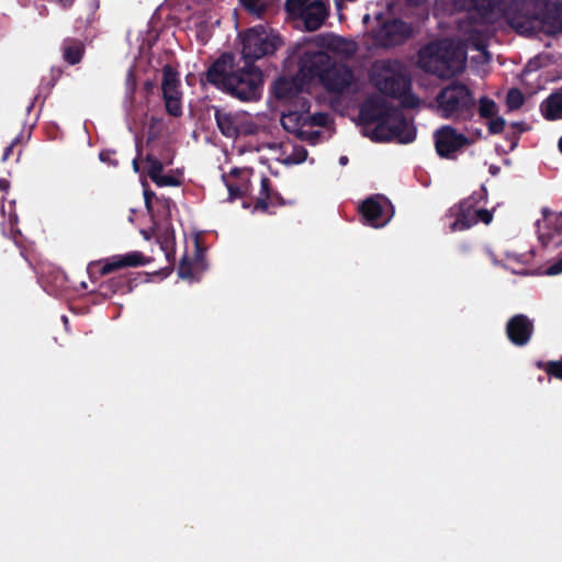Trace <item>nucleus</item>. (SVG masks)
<instances>
[{
    "mask_svg": "<svg viewBox=\"0 0 562 562\" xmlns=\"http://www.w3.org/2000/svg\"><path fill=\"white\" fill-rule=\"evenodd\" d=\"M436 153L440 158L454 160L457 154L464 147L473 144V140L459 133L452 125H442L434 133Z\"/></svg>",
    "mask_w": 562,
    "mask_h": 562,
    "instance_id": "8",
    "label": "nucleus"
},
{
    "mask_svg": "<svg viewBox=\"0 0 562 562\" xmlns=\"http://www.w3.org/2000/svg\"><path fill=\"white\" fill-rule=\"evenodd\" d=\"M378 26L373 30V40L379 47L392 48L404 44L413 36L411 23L402 19H383L382 14L376 15Z\"/></svg>",
    "mask_w": 562,
    "mask_h": 562,
    "instance_id": "6",
    "label": "nucleus"
},
{
    "mask_svg": "<svg viewBox=\"0 0 562 562\" xmlns=\"http://www.w3.org/2000/svg\"><path fill=\"white\" fill-rule=\"evenodd\" d=\"M512 126L516 128L519 133L526 132L528 127L522 122H514L512 123Z\"/></svg>",
    "mask_w": 562,
    "mask_h": 562,
    "instance_id": "49",
    "label": "nucleus"
},
{
    "mask_svg": "<svg viewBox=\"0 0 562 562\" xmlns=\"http://www.w3.org/2000/svg\"><path fill=\"white\" fill-rule=\"evenodd\" d=\"M307 150L303 146H294L292 153L284 159L286 165L302 164L307 158Z\"/></svg>",
    "mask_w": 562,
    "mask_h": 562,
    "instance_id": "35",
    "label": "nucleus"
},
{
    "mask_svg": "<svg viewBox=\"0 0 562 562\" xmlns=\"http://www.w3.org/2000/svg\"><path fill=\"white\" fill-rule=\"evenodd\" d=\"M353 80V71L349 66L342 63H337L327 68L326 74L319 79L322 86L328 93L341 94L351 85Z\"/></svg>",
    "mask_w": 562,
    "mask_h": 562,
    "instance_id": "12",
    "label": "nucleus"
},
{
    "mask_svg": "<svg viewBox=\"0 0 562 562\" xmlns=\"http://www.w3.org/2000/svg\"><path fill=\"white\" fill-rule=\"evenodd\" d=\"M300 92L293 79L279 78L273 85V93L278 100H291Z\"/></svg>",
    "mask_w": 562,
    "mask_h": 562,
    "instance_id": "25",
    "label": "nucleus"
},
{
    "mask_svg": "<svg viewBox=\"0 0 562 562\" xmlns=\"http://www.w3.org/2000/svg\"><path fill=\"white\" fill-rule=\"evenodd\" d=\"M132 291L131 280L126 276L113 277L100 284V293L103 296H112L116 293H128Z\"/></svg>",
    "mask_w": 562,
    "mask_h": 562,
    "instance_id": "23",
    "label": "nucleus"
},
{
    "mask_svg": "<svg viewBox=\"0 0 562 562\" xmlns=\"http://www.w3.org/2000/svg\"><path fill=\"white\" fill-rule=\"evenodd\" d=\"M418 66L439 78H452L465 68V54L449 40L434 41L418 52Z\"/></svg>",
    "mask_w": 562,
    "mask_h": 562,
    "instance_id": "2",
    "label": "nucleus"
},
{
    "mask_svg": "<svg viewBox=\"0 0 562 562\" xmlns=\"http://www.w3.org/2000/svg\"><path fill=\"white\" fill-rule=\"evenodd\" d=\"M238 65L235 63V55L231 52L221 54L203 74L202 80L226 92L231 75L236 70Z\"/></svg>",
    "mask_w": 562,
    "mask_h": 562,
    "instance_id": "10",
    "label": "nucleus"
},
{
    "mask_svg": "<svg viewBox=\"0 0 562 562\" xmlns=\"http://www.w3.org/2000/svg\"><path fill=\"white\" fill-rule=\"evenodd\" d=\"M493 220V214L486 209H476L475 207V224L479 222H483L484 224H490Z\"/></svg>",
    "mask_w": 562,
    "mask_h": 562,
    "instance_id": "40",
    "label": "nucleus"
},
{
    "mask_svg": "<svg viewBox=\"0 0 562 562\" xmlns=\"http://www.w3.org/2000/svg\"><path fill=\"white\" fill-rule=\"evenodd\" d=\"M380 134L381 139H374L375 142L397 139L401 144H409L416 138L415 127L409 124L404 114L396 108L395 113H392L386 123V130Z\"/></svg>",
    "mask_w": 562,
    "mask_h": 562,
    "instance_id": "11",
    "label": "nucleus"
},
{
    "mask_svg": "<svg viewBox=\"0 0 562 562\" xmlns=\"http://www.w3.org/2000/svg\"><path fill=\"white\" fill-rule=\"evenodd\" d=\"M487 128L488 133L492 135L501 134L506 125V121L502 116H493L492 119H487Z\"/></svg>",
    "mask_w": 562,
    "mask_h": 562,
    "instance_id": "36",
    "label": "nucleus"
},
{
    "mask_svg": "<svg viewBox=\"0 0 562 562\" xmlns=\"http://www.w3.org/2000/svg\"><path fill=\"white\" fill-rule=\"evenodd\" d=\"M335 59L326 52H305L300 58V69L311 79H321L327 68L335 64Z\"/></svg>",
    "mask_w": 562,
    "mask_h": 562,
    "instance_id": "16",
    "label": "nucleus"
},
{
    "mask_svg": "<svg viewBox=\"0 0 562 562\" xmlns=\"http://www.w3.org/2000/svg\"><path fill=\"white\" fill-rule=\"evenodd\" d=\"M154 138H155V136H150V135H148L147 142H150V140H151V139H154Z\"/></svg>",
    "mask_w": 562,
    "mask_h": 562,
    "instance_id": "58",
    "label": "nucleus"
},
{
    "mask_svg": "<svg viewBox=\"0 0 562 562\" xmlns=\"http://www.w3.org/2000/svg\"><path fill=\"white\" fill-rule=\"evenodd\" d=\"M371 81L383 95L400 100L404 109H415L419 98L412 91V78L405 64L398 59H380L374 61Z\"/></svg>",
    "mask_w": 562,
    "mask_h": 562,
    "instance_id": "1",
    "label": "nucleus"
},
{
    "mask_svg": "<svg viewBox=\"0 0 562 562\" xmlns=\"http://www.w3.org/2000/svg\"><path fill=\"white\" fill-rule=\"evenodd\" d=\"M540 111L548 121L562 120V89L543 100L540 104Z\"/></svg>",
    "mask_w": 562,
    "mask_h": 562,
    "instance_id": "21",
    "label": "nucleus"
},
{
    "mask_svg": "<svg viewBox=\"0 0 562 562\" xmlns=\"http://www.w3.org/2000/svg\"><path fill=\"white\" fill-rule=\"evenodd\" d=\"M10 182L7 179H0V191H8Z\"/></svg>",
    "mask_w": 562,
    "mask_h": 562,
    "instance_id": "52",
    "label": "nucleus"
},
{
    "mask_svg": "<svg viewBox=\"0 0 562 562\" xmlns=\"http://www.w3.org/2000/svg\"><path fill=\"white\" fill-rule=\"evenodd\" d=\"M241 57L245 63L254 64L256 60L273 54L281 45V38L271 29L256 25L243 32Z\"/></svg>",
    "mask_w": 562,
    "mask_h": 562,
    "instance_id": "4",
    "label": "nucleus"
},
{
    "mask_svg": "<svg viewBox=\"0 0 562 562\" xmlns=\"http://www.w3.org/2000/svg\"><path fill=\"white\" fill-rule=\"evenodd\" d=\"M144 187V202L148 213L153 212V200L156 199V193L148 188L147 182H143Z\"/></svg>",
    "mask_w": 562,
    "mask_h": 562,
    "instance_id": "38",
    "label": "nucleus"
},
{
    "mask_svg": "<svg viewBox=\"0 0 562 562\" xmlns=\"http://www.w3.org/2000/svg\"><path fill=\"white\" fill-rule=\"evenodd\" d=\"M312 1L313 0H285V11L292 18L297 19Z\"/></svg>",
    "mask_w": 562,
    "mask_h": 562,
    "instance_id": "31",
    "label": "nucleus"
},
{
    "mask_svg": "<svg viewBox=\"0 0 562 562\" xmlns=\"http://www.w3.org/2000/svg\"><path fill=\"white\" fill-rule=\"evenodd\" d=\"M145 161L149 165L147 175L150 178V180H156V178L162 172L164 165L162 162L155 157L153 154H147L145 157Z\"/></svg>",
    "mask_w": 562,
    "mask_h": 562,
    "instance_id": "32",
    "label": "nucleus"
},
{
    "mask_svg": "<svg viewBox=\"0 0 562 562\" xmlns=\"http://www.w3.org/2000/svg\"><path fill=\"white\" fill-rule=\"evenodd\" d=\"M180 78L179 72L169 64L162 67V93H176L180 91Z\"/></svg>",
    "mask_w": 562,
    "mask_h": 562,
    "instance_id": "26",
    "label": "nucleus"
},
{
    "mask_svg": "<svg viewBox=\"0 0 562 562\" xmlns=\"http://www.w3.org/2000/svg\"><path fill=\"white\" fill-rule=\"evenodd\" d=\"M237 172H238V170H237V169H233V171H232V173H233V175H235V173H237Z\"/></svg>",
    "mask_w": 562,
    "mask_h": 562,
    "instance_id": "60",
    "label": "nucleus"
},
{
    "mask_svg": "<svg viewBox=\"0 0 562 562\" xmlns=\"http://www.w3.org/2000/svg\"><path fill=\"white\" fill-rule=\"evenodd\" d=\"M392 113H395V106L379 95H372L364 100L360 106V117L366 124H376L372 139H381V132L386 130Z\"/></svg>",
    "mask_w": 562,
    "mask_h": 562,
    "instance_id": "7",
    "label": "nucleus"
},
{
    "mask_svg": "<svg viewBox=\"0 0 562 562\" xmlns=\"http://www.w3.org/2000/svg\"><path fill=\"white\" fill-rule=\"evenodd\" d=\"M358 210L363 218V223L374 228L383 227L391 218V215L385 213L379 195H373L362 201Z\"/></svg>",
    "mask_w": 562,
    "mask_h": 562,
    "instance_id": "17",
    "label": "nucleus"
},
{
    "mask_svg": "<svg viewBox=\"0 0 562 562\" xmlns=\"http://www.w3.org/2000/svg\"><path fill=\"white\" fill-rule=\"evenodd\" d=\"M154 88H155V85L153 81H149V80L145 81L144 89L146 90V92H148V93L151 92L154 90Z\"/></svg>",
    "mask_w": 562,
    "mask_h": 562,
    "instance_id": "53",
    "label": "nucleus"
},
{
    "mask_svg": "<svg viewBox=\"0 0 562 562\" xmlns=\"http://www.w3.org/2000/svg\"><path fill=\"white\" fill-rule=\"evenodd\" d=\"M181 92L162 93L165 108L169 115L179 117L182 114Z\"/></svg>",
    "mask_w": 562,
    "mask_h": 562,
    "instance_id": "28",
    "label": "nucleus"
},
{
    "mask_svg": "<svg viewBox=\"0 0 562 562\" xmlns=\"http://www.w3.org/2000/svg\"><path fill=\"white\" fill-rule=\"evenodd\" d=\"M436 113L443 120L464 123L476 113L474 92L463 82L453 80L442 87L435 97Z\"/></svg>",
    "mask_w": 562,
    "mask_h": 562,
    "instance_id": "3",
    "label": "nucleus"
},
{
    "mask_svg": "<svg viewBox=\"0 0 562 562\" xmlns=\"http://www.w3.org/2000/svg\"><path fill=\"white\" fill-rule=\"evenodd\" d=\"M9 222H10V225H11V231L12 233H16V234H20V232L18 229H14V225L18 223V215L16 214H11L10 217H9Z\"/></svg>",
    "mask_w": 562,
    "mask_h": 562,
    "instance_id": "50",
    "label": "nucleus"
},
{
    "mask_svg": "<svg viewBox=\"0 0 562 562\" xmlns=\"http://www.w3.org/2000/svg\"><path fill=\"white\" fill-rule=\"evenodd\" d=\"M214 117L216 121V125L222 133L227 138H236L239 135V128L236 123V117L232 113L225 112L221 109H215Z\"/></svg>",
    "mask_w": 562,
    "mask_h": 562,
    "instance_id": "22",
    "label": "nucleus"
},
{
    "mask_svg": "<svg viewBox=\"0 0 562 562\" xmlns=\"http://www.w3.org/2000/svg\"><path fill=\"white\" fill-rule=\"evenodd\" d=\"M542 29L549 35L562 32V0H546L542 13Z\"/></svg>",
    "mask_w": 562,
    "mask_h": 562,
    "instance_id": "20",
    "label": "nucleus"
},
{
    "mask_svg": "<svg viewBox=\"0 0 562 562\" xmlns=\"http://www.w3.org/2000/svg\"><path fill=\"white\" fill-rule=\"evenodd\" d=\"M482 198V193H473L450 210V213L456 217L450 225L452 232L465 231L475 225V207Z\"/></svg>",
    "mask_w": 562,
    "mask_h": 562,
    "instance_id": "13",
    "label": "nucleus"
},
{
    "mask_svg": "<svg viewBox=\"0 0 562 562\" xmlns=\"http://www.w3.org/2000/svg\"><path fill=\"white\" fill-rule=\"evenodd\" d=\"M328 16V7L323 0H313L297 19L303 21L308 32L318 30Z\"/></svg>",
    "mask_w": 562,
    "mask_h": 562,
    "instance_id": "19",
    "label": "nucleus"
},
{
    "mask_svg": "<svg viewBox=\"0 0 562 562\" xmlns=\"http://www.w3.org/2000/svg\"><path fill=\"white\" fill-rule=\"evenodd\" d=\"M262 86V70L255 64L244 61V65L237 66L231 75L226 93L240 101H255L261 97Z\"/></svg>",
    "mask_w": 562,
    "mask_h": 562,
    "instance_id": "5",
    "label": "nucleus"
},
{
    "mask_svg": "<svg viewBox=\"0 0 562 562\" xmlns=\"http://www.w3.org/2000/svg\"><path fill=\"white\" fill-rule=\"evenodd\" d=\"M502 19L520 34L533 29L531 18L525 11V5L519 1H504L499 12V21Z\"/></svg>",
    "mask_w": 562,
    "mask_h": 562,
    "instance_id": "14",
    "label": "nucleus"
},
{
    "mask_svg": "<svg viewBox=\"0 0 562 562\" xmlns=\"http://www.w3.org/2000/svg\"><path fill=\"white\" fill-rule=\"evenodd\" d=\"M166 257L168 258V260L170 261V254L169 252H166Z\"/></svg>",
    "mask_w": 562,
    "mask_h": 562,
    "instance_id": "59",
    "label": "nucleus"
},
{
    "mask_svg": "<svg viewBox=\"0 0 562 562\" xmlns=\"http://www.w3.org/2000/svg\"><path fill=\"white\" fill-rule=\"evenodd\" d=\"M114 154H115V151H113V150H101L99 154V158L103 162H108L110 165L116 166L117 161H114L111 159V156Z\"/></svg>",
    "mask_w": 562,
    "mask_h": 562,
    "instance_id": "44",
    "label": "nucleus"
},
{
    "mask_svg": "<svg viewBox=\"0 0 562 562\" xmlns=\"http://www.w3.org/2000/svg\"><path fill=\"white\" fill-rule=\"evenodd\" d=\"M272 192L270 179L263 176L260 181V194L255 202L254 210L267 212L269 209L268 199L271 198Z\"/></svg>",
    "mask_w": 562,
    "mask_h": 562,
    "instance_id": "27",
    "label": "nucleus"
},
{
    "mask_svg": "<svg viewBox=\"0 0 562 562\" xmlns=\"http://www.w3.org/2000/svg\"><path fill=\"white\" fill-rule=\"evenodd\" d=\"M497 170H498V168H497V167H494V166H492V167L490 168V171H491L493 175H495Z\"/></svg>",
    "mask_w": 562,
    "mask_h": 562,
    "instance_id": "57",
    "label": "nucleus"
},
{
    "mask_svg": "<svg viewBox=\"0 0 562 562\" xmlns=\"http://www.w3.org/2000/svg\"><path fill=\"white\" fill-rule=\"evenodd\" d=\"M226 188L228 190V198L231 201L241 198L244 192L238 184L226 182Z\"/></svg>",
    "mask_w": 562,
    "mask_h": 562,
    "instance_id": "42",
    "label": "nucleus"
},
{
    "mask_svg": "<svg viewBox=\"0 0 562 562\" xmlns=\"http://www.w3.org/2000/svg\"><path fill=\"white\" fill-rule=\"evenodd\" d=\"M20 142L19 137H15L9 146L5 147L3 155H2V161H5L9 159V157L12 155L13 147Z\"/></svg>",
    "mask_w": 562,
    "mask_h": 562,
    "instance_id": "46",
    "label": "nucleus"
},
{
    "mask_svg": "<svg viewBox=\"0 0 562 562\" xmlns=\"http://www.w3.org/2000/svg\"><path fill=\"white\" fill-rule=\"evenodd\" d=\"M313 122L315 125L323 126V125H325V122H326V115L318 113L313 116Z\"/></svg>",
    "mask_w": 562,
    "mask_h": 562,
    "instance_id": "48",
    "label": "nucleus"
},
{
    "mask_svg": "<svg viewBox=\"0 0 562 562\" xmlns=\"http://www.w3.org/2000/svg\"><path fill=\"white\" fill-rule=\"evenodd\" d=\"M558 147H559L560 153L562 154V136L559 139Z\"/></svg>",
    "mask_w": 562,
    "mask_h": 562,
    "instance_id": "56",
    "label": "nucleus"
},
{
    "mask_svg": "<svg viewBox=\"0 0 562 562\" xmlns=\"http://www.w3.org/2000/svg\"><path fill=\"white\" fill-rule=\"evenodd\" d=\"M85 54V45L80 40L68 37L63 42V57L69 65L79 64Z\"/></svg>",
    "mask_w": 562,
    "mask_h": 562,
    "instance_id": "24",
    "label": "nucleus"
},
{
    "mask_svg": "<svg viewBox=\"0 0 562 562\" xmlns=\"http://www.w3.org/2000/svg\"><path fill=\"white\" fill-rule=\"evenodd\" d=\"M537 367L544 370L550 376L562 380V359L558 361H538Z\"/></svg>",
    "mask_w": 562,
    "mask_h": 562,
    "instance_id": "33",
    "label": "nucleus"
},
{
    "mask_svg": "<svg viewBox=\"0 0 562 562\" xmlns=\"http://www.w3.org/2000/svg\"><path fill=\"white\" fill-rule=\"evenodd\" d=\"M427 0H406V4L408 7H419L424 4Z\"/></svg>",
    "mask_w": 562,
    "mask_h": 562,
    "instance_id": "51",
    "label": "nucleus"
},
{
    "mask_svg": "<svg viewBox=\"0 0 562 562\" xmlns=\"http://www.w3.org/2000/svg\"><path fill=\"white\" fill-rule=\"evenodd\" d=\"M476 110L482 119H492L498 112V108L496 102L484 95L479 99L476 102Z\"/></svg>",
    "mask_w": 562,
    "mask_h": 562,
    "instance_id": "29",
    "label": "nucleus"
},
{
    "mask_svg": "<svg viewBox=\"0 0 562 562\" xmlns=\"http://www.w3.org/2000/svg\"><path fill=\"white\" fill-rule=\"evenodd\" d=\"M268 203H269V206H273V207L274 206H283V205H285L284 199L277 191H273L271 193V198L268 199Z\"/></svg>",
    "mask_w": 562,
    "mask_h": 562,
    "instance_id": "43",
    "label": "nucleus"
},
{
    "mask_svg": "<svg viewBox=\"0 0 562 562\" xmlns=\"http://www.w3.org/2000/svg\"><path fill=\"white\" fill-rule=\"evenodd\" d=\"M524 102L525 98L519 89L513 88L508 91L506 95V105L509 110L519 109L524 104Z\"/></svg>",
    "mask_w": 562,
    "mask_h": 562,
    "instance_id": "34",
    "label": "nucleus"
},
{
    "mask_svg": "<svg viewBox=\"0 0 562 562\" xmlns=\"http://www.w3.org/2000/svg\"><path fill=\"white\" fill-rule=\"evenodd\" d=\"M153 182L157 187H179L181 184V181L170 175H162V172L156 178V180H153Z\"/></svg>",
    "mask_w": 562,
    "mask_h": 562,
    "instance_id": "37",
    "label": "nucleus"
},
{
    "mask_svg": "<svg viewBox=\"0 0 562 562\" xmlns=\"http://www.w3.org/2000/svg\"><path fill=\"white\" fill-rule=\"evenodd\" d=\"M504 0H469V10L481 24L499 22V12Z\"/></svg>",
    "mask_w": 562,
    "mask_h": 562,
    "instance_id": "18",
    "label": "nucleus"
},
{
    "mask_svg": "<svg viewBox=\"0 0 562 562\" xmlns=\"http://www.w3.org/2000/svg\"><path fill=\"white\" fill-rule=\"evenodd\" d=\"M339 162H340V165H346L348 162V158L346 156H341L339 158Z\"/></svg>",
    "mask_w": 562,
    "mask_h": 562,
    "instance_id": "55",
    "label": "nucleus"
},
{
    "mask_svg": "<svg viewBox=\"0 0 562 562\" xmlns=\"http://www.w3.org/2000/svg\"><path fill=\"white\" fill-rule=\"evenodd\" d=\"M239 4L249 14L262 18L268 10V3L265 0H238Z\"/></svg>",
    "mask_w": 562,
    "mask_h": 562,
    "instance_id": "30",
    "label": "nucleus"
},
{
    "mask_svg": "<svg viewBox=\"0 0 562 562\" xmlns=\"http://www.w3.org/2000/svg\"><path fill=\"white\" fill-rule=\"evenodd\" d=\"M149 258L142 251H130L124 255H115L101 261L91 262L88 266V272L92 277L95 272L100 276L110 274L116 270L128 267H142L149 263Z\"/></svg>",
    "mask_w": 562,
    "mask_h": 562,
    "instance_id": "9",
    "label": "nucleus"
},
{
    "mask_svg": "<svg viewBox=\"0 0 562 562\" xmlns=\"http://www.w3.org/2000/svg\"><path fill=\"white\" fill-rule=\"evenodd\" d=\"M178 273L181 278H190L192 277V266L191 262L183 258L179 265Z\"/></svg>",
    "mask_w": 562,
    "mask_h": 562,
    "instance_id": "41",
    "label": "nucleus"
},
{
    "mask_svg": "<svg viewBox=\"0 0 562 562\" xmlns=\"http://www.w3.org/2000/svg\"><path fill=\"white\" fill-rule=\"evenodd\" d=\"M133 169H134V171H136V172H138V171H139V162H138V159H137V158H135V159L133 160Z\"/></svg>",
    "mask_w": 562,
    "mask_h": 562,
    "instance_id": "54",
    "label": "nucleus"
},
{
    "mask_svg": "<svg viewBox=\"0 0 562 562\" xmlns=\"http://www.w3.org/2000/svg\"><path fill=\"white\" fill-rule=\"evenodd\" d=\"M533 333V322L525 314H516L507 321L506 335L514 346L524 347L528 345Z\"/></svg>",
    "mask_w": 562,
    "mask_h": 562,
    "instance_id": "15",
    "label": "nucleus"
},
{
    "mask_svg": "<svg viewBox=\"0 0 562 562\" xmlns=\"http://www.w3.org/2000/svg\"><path fill=\"white\" fill-rule=\"evenodd\" d=\"M296 117H295V114L294 113H290L289 115H284L282 119H281V124L282 126L284 127V130L286 131H291V126L288 125V122H292L294 121Z\"/></svg>",
    "mask_w": 562,
    "mask_h": 562,
    "instance_id": "47",
    "label": "nucleus"
},
{
    "mask_svg": "<svg viewBox=\"0 0 562 562\" xmlns=\"http://www.w3.org/2000/svg\"><path fill=\"white\" fill-rule=\"evenodd\" d=\"M553 231L558 235H562V211L554 215V221L552 222Z\"/></svg>",
    "mask_w": 562,
    "mask_h": 562,
    "instance_id": "45",
    "label": "nucleus"
},
{
    "mask_svg": "<svg viewBox=\"0 0 562 562\" xmlns=\"http://www.w3.org/2000/svg\"><path fill=\"white\" fill-rule=\"evenodd\" d=\"M557 245H562V238L557 241ZM560 273H562V257L559 258L553 263H551L546 269V274L547 276H557V274H560Z\"/></svg>",
    "mask_w": 562,
    "mask_h": 562,
    "instance_id": "39",
    "label": "nucleus"
}]
</instances>
